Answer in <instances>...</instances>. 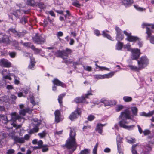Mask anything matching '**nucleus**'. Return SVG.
<instances>
[{"label":"nucleus","mask_w":154,"mask_h":154,"mask_svg":"<svg viewBox=\"0 0 154 154\" xmlns=\"http://www.w3.org/2000/svg\"><path fill=\"white\" fill-rule=\"evenodd\" d=\"M70 130L69 137L66 140L65 144L62 146H66L68 149H71L73 152L76 150L77 147L75 139L76 134L75 129L74 128L70 127Z\"/></svg>","instance_id":"f257e3e1"},{"label":"nucleus","mask_w":154,"mask_h":154,"mask_svg":"<svg viewBox=\"0 0 154 154\" xmlns=\"http://www.w3.org/2000/svg\"><path fill=\"white\" fill-rule=\"evenodd\" d=\"M143 28H144L146 26V33L147 34L146 38L148 39L150 38V41L151 43L154 44V37L151 36V33L154 32L152 30L154 29V25H150L146 23H143L142 25Z\"/></svg>","instance_id":"f03ea898"},{"label":"nucleus","mask_w":154,"mask_h":154,"mask_svg":"<svg viewBox=\"0 0 154 154\" xmlns=\"http://www.w3.org/2000/svg\"><path fill=\"white\" fill-rule=\"evenodd\" d=\"M32 39L35 43L38 44H42L45 42V38L43 35H38V34L37 33L35 35L32 37Z\"/></svg>","instance_id":"7ed1b4c3"},{"label":"nucleus","mask_w":154,"mask_h":154,"mask_svg":"<svg viewBox=\"0 0 154 154\" xmlns=\"http://www.w3.org/2000/svg\"><path fill=\"white\" fill-rule=\"evenodd\" d=\"M139 68H143L147 66L149 64V60L146 56L141 57L140 60H137Z\"/></svg>","instance_id":"20e7f679"},{"label":"nucleus","mask_w":154,"mask_h":154,"mask_svg":"<svg viewBox=\"0 0 154 154\" xmlns=\"http://www.w3.org/2000/svg\"><path fill=\"white\" fill-rule=\"evenodd\" d=\"M128 123L129 122L124 119L120 121L119 123V126L121 127L129 130L133 129L135 126V125H132L129 126L125 125V124H128Z\"/></svg>","instance_id":"39448f33"},{"label":"nucleus","mask_w":154,"mask_h":154,"mask_svg":"<svg viewBox=\"0 0 154 154\" xmlns=\"http://www.w3.org/2000/svg\"><path fill=\"white\" fill-rule=\"evenodd\" d=\"M90 95H92L91 93V90L88 91L87 94H85V96H82L81 97H77L75 99L74 101L76 103H83L85 101V98H88V96Z\"/></svg>","instance_id":"423d86ee"},{"label":"nucleus","mask_w":154,"mask_h":154,"mask_svg":"<svg viewBox=\"0 0 154 154\" xmlns=\"http://www.w3.org/2000/svg\"><path fill=\"white\" fill-rule=\"evenodd\" d=\"M81 112L80 108H77L69 116V118L71 121H73L76 119L79 116H80Z\"/></svg>","instance_id":"0eeeda50"},{"label":"nucleus","mask_w":154,"mask_h":154,"mask_svg":"<svg viewBox=\"0 0 154 154\" xmlns=\"http://www.w3.org/2000/svg\"><path fill=\"white\" fill-rule=\"evenodd\" d=\"M131 53V58L133 60H137L140 54V50L137 48L132 49L130 51Z\"/></svg>","instance_id":"6e6552de"},{"label":"nucleus","mask_w":154,"mask_h":154,"mask_svg":"<svg viewBox=\"0 0 154 154\" xmlns=\"http://www.w3.org/2000/svg\"><path fill=\"white\" fill-rule=\"evenodd\" d=\"M119 119H122L121 120H124L127 121L128 119H131V117L130 116V112L128 110H125L124 112H122L119 116Z\"/></svg>","instance_id":"1a4fd4ad"},{"label":"nucleus","mask_w":154,"mask_h":154,"mask_svg":"<svg viewBox=\"0 0 154 154\" xmlns=\"http://www.w3.org/2000/svg\"><path fill=\"white\" fill-rule=\"evenodd\" d=\"M41 124V123L40 122L38 123H33V128L29 130V133L32 134L38 132L39 129V127Z\"/></svg>","instance_id":"9d476101"},{"label":"nucleus","mask_w":154,"mask_h":154,"mask_svg":"<svg viewBox=\"0 0 154 154\" xmlns=\"http://www.w3.org/2000/svg\"><path fill=\"white\" fill-rule=\"evenodd\" d=\"M124 33L127 36L126 39L129 42H134L138 40V38L136 36L131 35V33H128L126 31H124Z\"/></svg>","instance_id":"9b49d317"},{"label":"nucleus","mask_w":154,"mask_h":154,"mask_svg":"<svg viewBox=\"0 0 154 154\" xmlns=\"http://www.w3.org/2000/svg\"><path fill=\"white\" fill-rule=\"evenodd\" d=\"M113 75V72H110L107 74H106L103 75H94V77L95 79H99L105 78H109L112 77Z\"/></svg>","instance_id":"f8f14e48"},{"label":"nucleus","mask_w":154,"mask_h":154,"mask_svg":"<svg viewBox=\"0 0 154 154\" xmlns=\"http://www.w3.org/2000/svg\"><path fill=\"white\" fill-rule=\"evenodd\" d=\"M115 29L116 32V39L119 42L124 38V36L122 34V31L118 27L116 26Z\"/></svg>","instance_id":"ddd939ff"},{"label":"nucleus","mask_w":154,"mask_h":154,"mask_svg":"<svg viewBox=\"0 0 154 154\" xmlns=\"http://www.w3.org/2000/svg\"><path fill=\"white\" fill-rule=\"evenodd\" d=\"M0 66L2 67L9 68L11 67V64L7 60L2 59L0 60Z\"/></svg>","instance_id":"4468645a"},{"label":"nucleus","mask_w":154,"mask_h":154,"mask_svg":"<svg viewBox=\"0 0 154 154\" xmlns=\"http://www.w3.org/2000/svg\"><path fill=\"white\" fill-rule=\"evenodd\" d=\"M54 54L56 57H61L63 59H65V55H67L64 50H58L55 52Z\"/></svg>","instance_id":"2eb2a0df"},{"label":"nucleus","mask_w":154,"mask_h":154,"mask_svg":"<svg viewBox=\"0 0 154 154\" xmlns=\"http://www.w3.org/2000/svg\"><path fill=\"white\" fill-rule=\"evenodd\" d=\"M52 82L55 85L57 86H60L63 88L66 87V84L60 81L57 78H55L52 80Z\"/></svg>","instance_id":"dca6fc26"},{"label":"nucleus","mask_w":154,"mask_h":154,"mask_svg":"<svg viewBox=\"0 0 154 154\" xmlns=\"http://www.w3.org/2000/svg\"><path fill=\"white\" fill-rule=\"evenodd\" d=\"M15 132L14 131H12L10 133L8 136L11 137V139H13L15 143H17L18 142L19 137L15 135Z\"/></svg>","instance_id":"f3484780"},{"label":"nucleus","mask_w":154,"mask_h":154,"mask_svg":"<svg viewBox=\"0 0 154 154\" xmlns=\"http://www.w3.org/2000/svg\"><path fill=\"white\" fill-rule=\"evenodd\" d=\"M11 118L10 121L12 120L14 122H15L17 120H20L21 119V116L16 112L12 113L11 114Z\"/></svg>","instance_id":"a211bd4d"},{"label":"nucleus","mask_w":154,"mask_h":154,"mask_svg":"<svg viewBox=\"0 0 154 154\" xmlns=\"http://www.w3.org/2000/svg\"><path fill=\"white\" fill-rule=\"evenodd\" d=\"M30 138V136L28 134L25 135L23 137L19 138L18 143L20 144L24 143L25 142V140H28Z\"/></svg>","instance_id":"6ab92c4d"},{"label":"nucleus","mask_w":154,"mask_h":154,"mask_svg":"<svg viewBox=\"0 0 154 154\" xmlns=\"http://www.w3.org/2000/svg\"><path fill=\"white\" fill-rule=\"evenodd\" d=\"M32 110L29 108H26L25 109H22L20 110L19 113L20 115L24 116L26 113H30Z\"/></svg>","instance_id":"aec40b11"},{"label":"nucleus","mask_w":154,"mask_h":154,"mask_svg":"<svg viewBox=\"0 0 154 154\" xmlns=\"http://www.w3.org/2000/svg\"><path fill=\"white\" fill-rule=\"evenodd\" d=\"M106 125V124H97L95 128L96 131H97L99 133L101 134L103 132V127Z\"/></svg>","instance_id":"412c9836"},{"label":"nucleus","mask_w":154,"mask_h":154,"mask_svg":"<svg viewBox=\"0 0 154 154\" xmlns=\"http://www.w3.org/2000/svg\"><path fill=\"white\" fill-rule=\"evenodd\" d=\"M55 121L57 123L60 121V113L59 110H57L54 112Z\"/></svg>","instance_id":"4be33fe9"},{"label":"nucleus","mask_w":154,"mask_h":154,"mask_svg":"<svg viewBox=\"0 0 154 154\" xmlns=\"http://www.w3.org/2000/svg\"><path fill=\"white\" fill-rule=\"evenodd\" d=\"M2 73L3 78L5 79H8L10 80H11V78L9 75H7L9 73L7 69L3 70L2 71Z\"/></svg>","instance_id":"5701e85b"},{"label":"nucleus","mask_w":154,"mask_h":154,"mask_svg":"<svg viewBox=\"0 0 154 154\" xmlns=\"http://www.w3.org/2000/svg\"><path fill=\"white\" fill-rule=\"evenodd\" d=\"M104 105L106 106H110L115 105L116 103V102L114 100H104Z\"/></svg>","instance_id":"b1692460"},{"label":"nucleus","mask_w":154,"mask_h":154,"mask_svg":"<svg viewBox=\"0 0 154 154\" xmlns=\"http://www.w3.org/2000/svg\"><path fill=\"white\" fill-rule=\"evenodd\" d=\"M122 3L126 7L128 6L133 3V0H122Z\"/></svg>","instance_id":"393cba45"},{"label":"nucleus","mask_w":154,"mask_h":154,"mask_svg":"<svg viewBox=\"0 0 154 154\" xmlns=\"http://www.w3.org/2000/svg\"><path fill=\"white\" fill-rule=\"evenodd\" d=\"M66 95V93H64L60 94L58 97V100L60 106H62V99L63 97Z\"/></svg>","instance_id":"a878e982"},{"label":"nucleus","mask_w":154,"mask_h":154,"mask_svg":"<svg viewBox=\"0 0 154 154\" xmlns=\"http://www.w3.org/2000/svg\"><path fill=\"white\" fill-rule=\"evenodd\" d=\"M9 38L6 35L4 36L0 39V43H8L9 42Z\"/></svg>","instance_id":"bb28decb"},{"label":"nucleus","mask_w":154,"mask_h":154,"mask_svg":"<svg viewBox=\"0 0 154 154\" xmlns=\"http://www.w3.org/2000/svg\"><path fill=\"white\" fill-rule=\"evenodd\" d=\"M30 60V64L29 65L28 67L29 69H33V68L35 66L34 59L31 58Z\"/></svg>","instance_id":"cd10ccee"},{"label":"nucleus","mask_w":154,"mask_h":154,"mask_svg":"<svg viewBox=\"0 0 154 154\" xmlns=\"http://www.w3.org/2000/svg\"><path fill=\"white\" fill-rule=\"evenodd\" d=\"M139 144L137 143L133 145L131 147V152L132 154H138L137 150H136V147L137 146H139Z\"/></svg>","instance_id":"c85d7f7f"},{"label":"nucleus","mask_w":154,"mask_h":154,"mask_svg":"<svg viewBox=\"0 0 154 154\" xmlns=\"http://www.w3.org/2000/svg\"><path fill=\"white\" fill-rule=\"evenodd\" d=\"M122 141L120 140H119L117 139V149L118 151L122 150Z\"/></svg>","instance_id":"c756f323"},{"label":"nucleus","mask_w":154,"mask_h":154,"mask_svg":"<svg viewBox=\"0 0 154 154\" xmlns=\"http://www.w3.org/2000/svg\"><path fill=\"white\" fill-rule=\"evenodd\" d=\"M109 32V31L108 30H106L105 31H103L102 32V35L103 36V37H106L108 39L110 40H112V38L111 37V36L107 34L106 32Z\"/></svg>","instance_id":"7c9ffc66"},{"label":"nucleus","mask_w":154,"mask_h":154,"mask_svg":"<svg viewBox=\"0 0 154 154\" xmlns=\"http://www.w3.org/2000/svg\"><path fill=\"white\" fill-rule=\"evenodd\" d=\"M31 48L34 51L35 54H38L42 51L41 49L35 48L34 45H32L31 47Z\"/></svg>","instance_id":"2f4dec72"},{"label":"nucleus","mask_w":154,"mask_h":154,"mask_svg":"<svg viewBox=\"0 0 154 154\" xmlns=\"http://www.w3.org/2000/svg\"><path fill=\"white\" fill-rule=\"evenodd\" d=\"M25 33L24 32H18L17 31V32L15 34V37H18L19 38H21L24 36Z\"/></svg>","instance_id":"473e14b6"},{"label":"nucleus","mask_w":154,"mask_h":154,"mask_svg":"<svg viewBox=\"0 0 154 154\" xmlns=\"http://www.w3.org/2000/svg\"><path fill=\"white\" fill-rule=\"evenodd\" d=\"M47 134V133L46 130L43 131L42 132L38 134V135L40 137V138H43L45 137Z\"/></svg>","instance_id":"72a5a7b5"},{"label":"nucleus","mask_w":154,"mask_h":154,"mask_svg":"<svg viewBox=\"0 0 154 154\" xmlns=\"http://www.w3.org/2000/svg\"><path fill=\"white\" fill-rule=\"evenodd\" d=\"M131 110L132 112L133 115L134 116H136L137 115L138 109L136 107H132L131 108Z\"/></svg>","instance_id":"f704fd0d"},{"label":"nucleus","mask_w":154,"mask_h":154,"mask_svg":"<svg viewBox=\"0 0 154 154\" xmlns=\"http://www.w3.org/2000/svg\"><path fill=\"white\" fill-rule=\"evenodd\" d=\"M90 150L87 149H85L80 151L79 154H90Z\"/></svg>","instance_id":"c9c22d12"},{"label":"nucleus","mask_w":154,"mask_h":154,"mask_svg":"<svg viewBox=\"0 0 154 154\" xmlns=\"http://www.w3.org/2000/svg\"><path fill=\"white\" fill-rule=\"evenodd\" d=\"M123 48L124 49H127L128 51H131L132 49L131 48V45L129 43H128L126 45H124L123 46Z\"/></svg>","instance_id":"e433bc0d"},{"label":"nucleus","mask_w":154,"mask_h":154,"mask_svg":"<svg viewBox=\"0 0 154 154\" xmlns=\"http://www.w3.org/2000/svg\"><path fill=\"white\" fill-rule=\"evenodd\" d=\"M26 4L28 5L33 7L35 5V3L33 2L32 0H27L26 2Z\"/></svg>","instance_id":"4c0bfd02"},{"label":"nucleus","mask_w":154,"mask_h":154,"mask_svg":"<svg viewBox=\"0 0 154 154\" xmlns=\"http://www.w3.org/2000/svg\"><path fill=\"white\" fill-rule=\"evenodd\" d=\"M123 45L122 43L120 42H118L117 44L116 45V49L117 50H121L122 47H123Z\"/></svg>","instance_id":"58836bf2"},{"label":"nucleus","mask_w":154,"mask_h":154,"mask_svg":"<svg viewBox=\"0 0 154 154\" xmlns=\"http://www.w3.org/2000/svg\"><path fill=\"white\" fill-rule=\"evenodd\" d=\"M123 99L125 102H129L132 101V98L131 97L128 96H125L123 98Z\"/></svg>","instance_id":"ea45409f"},{"label":"nucleus","mask_w":154,"mask_h":154,"mask_svg":"<svg viewBox=\"0 0 154 154\" xmlns=\"http://www.w3.org/2000/svg\"><path fill=\"white\" fill-rule=\"evenodd\" d=\"M134 7L136 10L139 11H142L145 10V8L139 7L137 5H134Z\"/></svg>","instance_id":"a19ab883"},{"label":"nucleus","mask_w":154,"mask_h":154,"mask_svg":"<svg viewBox=\"0 0 154 154\" xmlns=\"http://www.w3.org/2000/svg\"><path fill=\"white\" fill-rule=\"evenodd\" d=\"M38 6L41 9H44L45 8V6L43 2H40L38 4Z\"/></svg>","instance_id":"79ce46f5"},{"label":"nucleus","mask_w":154,"mask_h":154,"mask_svg":"<svg viewBox=\"0 0 154 154\" xmlns=\"http://www.w3.org/2000/svg\"><path fill=\"white\" fill-rule=\"evenodd\" d=\"M98 143H97L95 146L94 148L93 149V152L92 153L93 154H97V148L98 146Z\"/></svg>","instance_id":"37998d69"},{"label":"nucleus","mask_w":154,"mask_h":154,"mask_svg":"<svg viewBox=\"0 0 154 154\" xmlns=\"http://www.w3.org/2000/svg\"><path fill=\"white\" fill-rule=\"evenodd\" d=\"M128 66L130 68L131 70L134 71H138L140 69L139 68H138L136 66H135L131 65H129Z\"/></svg>","instance_id":"c03bdc74"},{"label":"nucleus","mask_w":154,"mask_h":154,"mask_svg":"<svg viewBox=\"0 0 154 154\" xmlns=\"http://www.w3.org/2000/svg\"><path fill=\"white\" fill-rule=\"evenodd\" d=\"M63 60H64L63 62L67 65L70 64L72 62V61L70 60H67V59L65 57V59H63Z\"/></svg>","instance_id":"a18cd8bd"},{"label":"nucleus","mask_w":154,"mask_h":154,"mask_svg":"<svg viewBox=\"0 0 154 154\" xmlns=\"http://www.w3.org/2000/svg\"><path fill=\"white\" fill-rule=\"evenodd\" d=\"M13 44L15 46L16 48L19 50H20L21 48L18 46V42L16 41H14L13 42Z\"/></svg>","instance_id":"49530a36"},{"label":"nucleus","mask_w":154,"mask_h":154,"mask_svg":"<svg viewBox=\"0 0 154 154\" xmlns=\"http://www.w3.org/2000/svg\"><path fill=\"white\" fill-rule=\"evenodd\" d=\"M127 142L130 144H133L135 143L136 142V140L134 138H131L130 139H128Z\"/></svg>","instance_id":"de8ad7c7"},{"label":"nucleus","mask_w":154,"mask_h":154,"mask_svg":"<svg viewBox=\"0 0 154 154\" xmlns=\"http://www.w3.org/2000/svg\"><path fill=\"white\" fill-rule=\"evenodd\" d=\"M64 50L65 51L67 55H65V57H67L68 56L69 54H70L72 52V51L71 49L68 48H66L65 50Z\"/></svg>","instance_id":"09e8293b"},{"label":"nucleus","mask_w":154,"mask_h":154,"mask_svg":"<svg viewBox=\"0 0 154 154\" xmlns=\"http://www.w3.org/2000/svg\"><path fill=\"white\" fill-rule=\"evenodd\" d=\"M95 117L94 116L92 115H89L87 118V119L89 121H92L94 118Z\"/></svg>","instance_id":"8fccbe9b"},{"label":"nucleus","mask_w":154,"mask_h":154,"mask_svg":"<svg viewBox=\"0 0 154 154\" xmlns=\"http://www.w3.org/2000/svg\"><path fill=\"white\" fill-rule=\"evenodd\" d=\"M72 5L73 6L77 7H79L81 5L79 3V2L77 1H76L75 2L72 3Z\"/></svg>","instance_id":"3c124183"},{"label":"nucleus","mask_w":154,"mask_h":154,"mask_svg":"<svg viewBox=\"0 0 154 154\" xmlns=\"http://www.w3.org/2000/svg\"><path fill=\"white\" fill-rule=\"evenodd\" d=\"M20 21L22 24H25L26 23L27 20L26 18L24 17L20 19Z\"/></svg>","instance_id":"603ef678"},{"label":"nucleus","mask_w":154,"mask_h":154,"mask_svg":"<svg viewBox=\"0 0 154 154\" xmlns=\"http://www.w3.org/2000/svg\"><path fill=\"white\" fill-rule=\"evenodd\" d=\"M23 45L27 47L30 48L31 46L32 45H31V43L29 42H25L23 44Z\"/></svg>","instance_id":"864d4df0"},{"label":"nucleus","mask_w":154,"mask_h":154,"mask_svg":"<svg viewBox=\"0 0 154 154\" xmlns=\"http://www.w3.org/2000/svg\"><path fill=\"white\" fill-rule=\"evenodd\" d=\"M9 54L11 58H14L16 55V53L15 52H11L9 53Z\"/></svg>","instance_id":"5fc2aeb1"},{"label":"nucleus","mask_w":154,"mask_h":154,"mask_svg":"<svg viewBox=\"0 0 154 154\" xmlns=\"http://www.w3.org/2000/svg\"><path fill=\"white\" fill-rule=\"evenodd\" d=\"M143 132L144 135L146 136L149 134L150 133V131L149 130L146 129L143 131Z\"/></svg>","instance_id":"6e6d98bb"},{"label":"nucleus","mask_w":154,"mask_h":154,"mask_svg":"<svg viewBox=\"0 0 154 154\" xmlns=\"http://www.w3.org/2000/svg\"><path fill=\"white\" fill-rule=\"evenodd\" d=\"M47 146V145H46L45 146H43L42 147V152H46L48 150V148H47V147H46V146Z\"/></svg>","instance_id":"4d7b16f0"},{"label":"nucleus","mask_w":154,"mask_h":154,"mask_svg":"<svg viewBox=\"0 0 154 154\" xmlns=\"http://www.w3.org/2000/svg\"><path fill=\"white\" fill-rule=\"evenodd\" d=\"M83 68L86 71H91V70L92 68L91 66H87L86 67H85V66H83Z\"/></svg>","instance_id":"13d9d810"},{"label":"nucleus","mask_w":154,"mask_h":154,"mask_svg":"<svg viewBox=\"0 0 154 154\" xmlns=\"http://www.w3.org/2000/svg\"><path fill=\"white\" fill-rule=\"evenodd\" d=\"M91 128V126L89 125H87V126H84L83 128V131L86 130H88Z\"/></svg>","instance_id":"bf43d9fd"},{"label":"nucleus","mask_w":154,"mask_h":154,"mask_svg":"<svg viewBox=\"0 0 154 154\" xmlns=\"http://www.w3.org/2000/svg\"><path fill=\"white\" fill-rule=\"evenodd\" d=\"M11 125H13V126L14 127L16 128V129H17L18 128H21V125H17L15 124H14V123H12L11 124Z\"/></svg>","instance_id":"052dcab7"},{"label":"nucleus","mask_w":154,"mask_h":154,"mask_svg":"<svg viewBox=\"0 0 154 154\" xmlns=\"http://www.w3.org/2000/svg\"><path fill=\"white\" fill-rule=\"evenodd\" d=\"M37 144L38 146V147H40L41 148L43 146H42L43 142L42 140H40L37 143Z\"/></svg>","instance_id":"680f3d73"},{"label":"nucleus","mask_w":154,"mask_h":154,"mask_svg":"<svg viewBox=\"0 0 154 154\" xmlns=\"http://www.w3.org/2000/svg\"><path fill=\"white\" fill-rule=\"evenodd\" d=\"M123 108V106L122 105H119L116 109L117 112H119Z\"/></svg>","instance_id":"e2e57ef3"},{"label":"nucleus","mask_w":154,"mask_h":154,"mask_svg":"<svg viewBox=\"0 0 154 154\" xmlns=\"http://www.w3.org/2000/svg\"><path fill=\"white\" fill-rule=\"evenodd\" d=\"M9 31H10L13 33L14 34V35L17 32V31L15 29L13 28H10L8 30Z\"/></svg>","instance_id":"0e129e2a"},{"label":"nucleus","mask_w":154,"mask_h":154,"mask_svg":"<svg viewBox=\"0 0 154 154\" xmlns=\"http://www.w3.org/2000/svg\"><path fill=\"white\" fill-rule=\"evenodd\" d=\"M14 152V150L13 149H10L8 150L7 153V154H12Z\"/></svg>","instance_id":"69168bd1"},{"label":"nucleus","mask_w":154,"mask_h":154,"mask_svg":"<svg viewBox=\"0 0 154 154\" xmlns=\"http://www.w3.org/2000/svg\"><path fill=\"white\" fill-rule=\"evenodd\" d=\"M32 120L34 122V123H38L39 122L41 123V122L37 118H33Z\"/></svg>","instance_id":"338daca9"},{"label":"nucleus","mask_w":154,"mask_h":154,"mask_svg":"<svg viewBox=\"0 0 154 154\" xmlns=\"http://www.w3.org/2000/svg\"><path fill=\"white\" fill-rule=\"evenodd\" d=\"M14 82L15 84L18 85L19 84L20 81L19 80H17L16 79V77L15 76H14Z\"/></svg>","instance_id":"774afa93"}]
</instances>
